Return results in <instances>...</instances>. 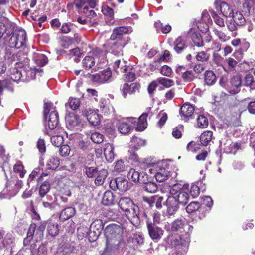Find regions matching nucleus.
Returning <instances> with one entry per match:
<instances>
[{
	"instance_id": "obj_1",
	"label": "nucleus",
	"mask_w": 255,
	"mask_h": 255,
	"mask_svg": "<svg viewBox=\"0 0 255 255\" xmlns=\"http://www.w3.org/2000/svg\"><path fill=\"white\" fill-rule=\"evenodd\" d=\"M26 33L22 29L14 30V27H6L0 23V42L10 48L20 49L26 42Z\"/></svg>"
},
{
	"instance_id": "obj_2",
	"label": "nucleus",
	"mask_w": 255,
	"mask_h": 255,
	"mask_svg": "<svg viewBox=\"0 0 255 255\" xmlns=\"http://www.w3.org/2000/svg\"><path fill=\"white\" fill-rule=\"evenodd\" d=\"M123 231L122 227L117 224H110L105 230V236L106 239L105 252H115L120 246L124 243L123 240Z\"/></svg>"
},
{
	"instance_id": "obj_3",
	"label": "nucleus",
	"mask_w": 255,
	"mask_h": 255,
	"mask_svg": "<svg viewBox=\"0 0 255 255\" xmlns=\"http://www.w3.org/2000/svg\"><path fill=\"white\" fill-rule=\"evenodd\" d=\"M44 108V117L46 119L48 118V126L50 129H54L59 124L58 113L55 108L52 107L51 103H45Z\"/></svg>"
},
{
	"instance_id": "obj_4",
	"label": "nucleus",
	"mask_w": 255,
	"mask_h": 255,
	"mask_svg": "<svg viewBox=\"0 0 255 255\" xmlns=\"http://www.w3.org/2000/svg\"><path fill=\"white\" fill-rule=\"evenodd\" d=\"M160 221L158 217L154 216L152 220L147 219V227L150 237L152 240H159L163 234L164 231L157 226Z\"/></svg>"
},
{
	"instance_id": "obj_5",
	"label": "nucleus",
	"mask_w": 255,
	"mask_h": 255,
	"mask_svg": "<svg viewBox=\"0 0 255 255\" xmlns=\"http://www.w3.org/2000/svg\"><path fill=\"white\" fill-rule=\"evenodd\" d=\"M184 235H179L178 234L169 235L167 238L166 242L172 248L182 250L189 240V235L183 237Z\"/></svg>"
},
{
	"instance_id": "obj_6",
	"label": "nucleus",
	"mask_w": 255,
	"mask_h": 255,
	"mask_svg": "<svg viewBox=\"0 0 255 255\" xmlns=\"http://www.w3.org/2000/svg\"><path fill=\"white\" fill-rule=\"evenodd\" d=\"M193 227L188 224L184 220L177 219L171 224V230L173 232H184L185 236H188L192 232Z\"/></svg>"
},
{
	"instance_id": "obj_7",
	"label": "nucleus",
	"mask_w": 255,
	"mask_h": 255,
	"mask_svg": "<svg viewBox=\"0 0 255 255\" xmlns=\"http://www.w3.org/2000/svg\"><path fill=\"white\" fill-rule=\"evenodd\" d=\"M214 6L217 12L226 18H231L234 12L233 9L228 3L220 0H216L214 2Z\"/></svg>"
},
{
	"instance_id": "obj_8",
	"label": "nucleus",
	"mask_w": 255,
	"mask_h": 255,
	"mask_svg": "<svg viewBox=\"0 0 255 255\" xmlns=\"http://www.w3.org/2000/svg\"><path fill=\"white\" fill-rule=\"evenodd\" d=\"M139 212L140 210L138 206L134 204L128 211L125 212V214L131 223L134 226L137 227L140 224Z\"/></svg>"
},
{
	"instance_id": "obj_9",
	"label": "nucleus",
	"mask_w": 255,
	"mask_h": 255,
	"mask_svg": "<svg viewBox=\"0 0 255 255\" xmlns=\"http://www.w3.org/2000/svg\"><path fill=\"white\" fill-rule=\"evenodd\" d=\"M37 225L35 223L30 224L27 234V237L24 239V243H29L33 238L34 236H40L43 234L45 229V226L41 225L38 228L36 229Z\"/></svg>"
},
{
	"instance_id": "obj_10",
	"label": "nucleus",
	"mask_w": 255,
	"mask_h": 255,
	"mask_svg": "<svg viewBox=\"0 0 255 255\" xmlns=\"http://www.w3.org/2000/svg\"><path fill=\"white\" fill-rule=\"evenodd\" d=\"M140 88L141 85L139 83H132L130 85L125 83L121 87L120 90L123 97L126 98L128 94L132 95L136 93H139Z\"/></svg>"
},
{
	"instance_id": "obj_11",
	"label": "nucleus",
	"mask_w": 255,
	"mask_h": 255,
	"mask_svg": "<svg viewBox=\"0 0 255 255\" xmlns=\"http://www.w3.org/2000/svg\"><path fill=\"white\" fill-rule=\"evenodd\" d=\"M147 174L144 172H139L135 169L131 168L127 174L128 178L135 183H145L147 181Z\"/></svg>"
},
{
	"instance_id": "obj_12",
	"label": "nucleus",
	"mask_w": 255,
	"mask_h": 255,
	"mask_svg": "<svg viewBox=\"0 0 255 255\" xmlns=\"http://www.w3.org/2000/svg\"><path fill=\"white\" fill-rule=\"evenodd\" d=\"M176 73L181 76L184 82L192 81L195 78V75L192 70H188L186 67L181 65L177 67L175 70Z\"/></svg>"
},
{
	"instance_id": "obj_13",
	"label": "nucleus",
	"mask_w": 255,
	"mask_h": 255,
	"mask_svg": "<svg viewBox=\"0 0 255 255\" xmlns=\"http://www.w3.org/2000/svg\"><path fill=\"white\" fill-rule=\"evenodd\" d=\"M90 75L91 77V80L93 82L99 83H104L108 81V80L112 77V72L109 68H108L106 70L100 71L96 74H90Z\"/></svg>"
},
{
	"instance_id": "obj_14",
	"label": "nucleus",
	"mask_w": 255,
	"mask_h": 255,
	"mask_svg": "<svg viewBox=\"0 0 255 255\" xmlns=\"http://www.w3.org/2000/svg\"><path fill=\"white\" fill-rule=\"evenodd\" d=\"M201 21L204 23L199 22L197 27L202 32L206 33L209 30V26L208 24L212 22L210 15L206 10L203 11L201 14Z\"/></svg>"
},
{
	"instance_id": "obj_15",
	"label": "nucleus",
	"mask_w": 255,
	"mask_h": 255,
	"mask_svg": "<svg viewBox=\"0 0 255 255\" xmlns=\"http://www.w3.org/2000/svg\"><path fill=\"white\" fill-rule=\"evenodd\" d=\"M14 237L11 233L5 234L4 231L0 230V249H2L12 244Z\"/></svg>"
},
{
	"instance_id": "obj_16",
	"label": "nucleus",
	"mask_w": 255,
	"mask_h": 255,
	"mask_svg": "<svg viewBox=\"0 0 255 255\" xmlns=\"http://www.w3.org/2000/svg\"><path fill=\"white\" fill-rule=\"evenodd\" d=\"M148 114L146 113H143L137 119L135 118H128V119L131 120L132 123H136L137 127L136 130L139 131H143L147 127V117Z\"/></svg>"
},
{
	"instance_id": "obj_17",
	"label": "nucleus",
	"mask_w": 255,
	"mask_h": 255,
	"mask_svg": "<svg viewBox=\"0 0 255 255\" xmlns=\"http://www.w3.org/2000/svg\"><path fill=\"white\" fill-rule=\"evenodd\" d=\"M179 204L175 197L169 196L166 201L168 214L170 216L174 215L179 208Z\"/></svg>"
},
{
	"instance_id": "obj_18",
	"label": "nucleus",
	"mask_w": 255,
	"mask_h": 255,
	"mask_svg": "<svg viewBox=\"0 0 255 255\" xmlns=\"http://www.w3.org/2000/svg\"><path fill=\"white\" fill-rule=\"evenodd\" d=\"M239 62L233 57H230L225 59V64L223 66L224 70L228 74L236 72Z\"/></svg>"
},
{
	"instance_id": "obj_19",
	"label": "nucleus",
	"mask_w": 255,
	"mask_h": 255,
	"mask_svg": "<svg viewBox=\"0 0 255 255\" xmlns=\"http://www.w3.org/2000/svg\"><path fill=\"white\" fill-rule=\"evenodd\" d=\"M129 27L127 26H120L113 29V33L110 36V40H127L124 37V35L128 34Z\"/></svg>"
},
{
	"instance_id": "obj_20",
	"label": "nucleus",
	"mask_w": 255,
	"mask_h": 255,
	"mask_svg": "<svg viewBox=\"0 0 255 255\" xmlns=\"http://www.w3.org/2000/svg\"><path fill=\"white\" fill-rule=\"evenodd\" d=\"M113 43L111 46V52L114 55L119 54L122 52L123 48L128 44L127 40H111Z\"/></svg>"
},
{
	"instance_id": "obj_21",
	"label": "nucleus",
	"mask_w": 255,
	"mask_h": 255,
	"mask_svg": "<svg viewBox=\"0 0 255 255\" xmlns=\"http://www.w3.org/2000/svg\"><path fill=\"white\" fill-rule=\"evenodd\" d=\"M230 84L233 87L236 88V89L230 90L229 92L232 95L237 94L240 91V87L242 84V77L239 74H237L232 76L230 81Z\"/></svg>"
},
{
	"instance_id": "obj_22",
	"label": "nucleus",
	"mask_w": 255,
	"mask_h": 255,
	"mask_svg": "<svg viewBox=\"0 0 255 255\" xmlns=\"http://www.w3.org/2000/svg\"><path fill=\"white\" fill-rule=\"evenodd\" d=\"M188 47L186 40L182 37H178L173 43V49L177 54H181Z\"/></svg>"
},
{
	"instance_id": "obj_23",
	"label": "nucleus",
	"mask_w": 255,
	"mask_h": 255,
	"mask_svg": "<svg viewBox=\"0 0 255 255\" xmlns=\"http://www.w3.org/2000/svg\"><path fill=\"white\" fill-rule=\"evenodd\" d=\"M124 72L122 74L123 79L126 82H132L136 79V74L133 71V68L130 65L124 68Z\"/></svg>"
},
{
	"instance_id": "obj_24",
	"label": "nucleus",
	"mask_w": 255,
	"mask_h": 255,
	"mask_svg": "<svg viewBox=\"0 0 255 255\" xmlns=\"http://www.w3.org/2000/svg\"><path fill=\"white\" fill-rule=\"evenodd\" d=\"M114 146L109 143L105 144L104 148V154L106 160L110 163L113 161L115 154L114 152Z\"/></svg>"
},
{
	"instance_id": "obj_25",
	"label": "nucleus",
	"mask_w": 255,
	"mask_h": 255,
	"mask_svg": "<svg viewBox=\"0 0 255 255\" xmlns=\"http://www.w3.org/2000/svg\"><path fill=\"white\" fill-rule=\"evenodd\" d=\"M168 173L164 167L158 165L156 168L155 177L157 181L162 182L167 178Z\"/></svg>"
},
{
	"instance_id": "obj_26",
	"label": "nucleus",
	"mask_w": 255,
	"mask_h": 255,
	"mask_svg": "<svg viewBox=\"0 0 255 255\" xmlns=\"http://www.w3.org/2000/svg\"><path fill=\"white\" fill-rule=\"evenodd\" d=\"M134 204L133 201L128 197H121L119 202V207L124 212L128 211Z\"/></svg>"
},
{
	"instance_id": "obj_27",
	"label": "nucleus",
	"mask_w": 255,
	"mask_h": 255,
	"mask_svg": "<svg viewBox=\"0 0 255 255\" xmlns=\"http://www.w3.org/2000/svg\"><path fill=\"white\" fill-rule=\"evenodd\" d=\"M245 86L249 87L251 89L255 90V70L253 73L247 74L243 79Z\"/></svg>"
},
{
	"instance_id": "obj_28",
	"label": "nucleus",
	"mask_w": 255,
	"mask_h": 255,
	"mask_svg": "<svg viewBox=\"0 0 255 255\" xmlns=\"http://www.w3.org/2000/svg\"><path fill=\"white\" fill-rule=\"evenodd\" d=\"M76 213V210L72 207H68L63 209L59 216V219L61 221H65L72 217H73Z\"/></svg>"
},
{
	"instance_id": "obj_29",
	"label": "nucleus",
	"mask_w": 255,
	"mask_h": 255,
	"mask_svg": "<svg viewBox=\"0 0 255 255\" xmlns=\"http://www.w3.org/2000/svg\"><path fill=\"white\" fill-rule=\"evenodd\" d=\"M194 110V107L192 105L185 103L180 108V114L181 117L188 118L192 115Z\"/></svg>"
},
{
	"instance_id": "obj_30",
	"label": "nucleus",
	"mask_w": 255,
	"mask_h": 255,
	"mask_svg": "<svg viewBox=\"0 0 255 255\" xmlns=\"http://www.w3.org/2000/svg\"><path fill=\"white\" fill-rule=\"evenodd\" d=\"M87 119L89 123L94 126L100 124V119L98 114L94 110H90L87 114Z\"/></svg>"
},
{
	"instance_id": "obj_31",
	"label": "nucleus",
	"mask_w": 255,
	"mask_h": 255,
	"mask_svg": "<svg viewBox=\"0 0 255 255\" xmlns=\"http://www.w3.org/2000/svg\"><path fill=\"white\" fill-rule=\"evenodd\" d=\"M115 197L113 193L110 190L106 191L103 196L102 202L106 206L112 205L114 204Z\"/></svg>"
},
{
	"instance_id": "obj_32",
	"label": "nucleus",
	"mask_w": 255,
	"mask_h": 255,
	"mask_svg": "<svg viewBox=\"0 0 255 255\" xmlns=\"http://www.w3.org/2000/svg\"><path fill=\"white\" fill-rule=\"evenodd\" d=\"M213 137V132L210 130L204 131L200 136V141L201 146H206L211 141Z\"/></svg>"
},
{
	"instance_id": "obj_33",
	"label": "nucleus",
	"mask_w": 255,
	"mask_h": 255,
	"mask_svg": "<svg viewBox=\"0 0 255 255\" xmlns=\"http://www.w3.org/2000/svg\"><path fill=\"white\" fill-rule=\"evenodd\" d=\"M242 6L241 8L243 12L248 14H250L254 10V0H243Z\"/></svg>"
},
{
	"instance_id": "obj_34",
	"label": "nucleus",
	"mask_w": 255,
	"mask_h": 255,
	"mask_svg": "<svg viewBox=\"0 0 255 255\" xmlns=\"http://www.w3.org/2000/svg\"><path fill=\"white\" fill-rule=\"evenodd\" d=\"M209 11L215 23L220 27H224L225 26V22L224 19L219 15L220 13L217 12V11H215L213 9H209Z\"/></svg>"
},
{
	"instance_id": "obj_35",
	"label": "nucleus",
	"mask_w": 255,
	"mask_h": 255,
	"mask_svg": "<svg viewBox=\"0 0 255 255\" xmlns=\"http://www.w3.org/2000/svg\"><path fill=\"white\" fill-rule=\"evenodd\" d=\"M66 121L70 128L77 126L80 124L79 116L74 113H70L66 118Z\"/></svg>"
},
{
	"instance_id": "obj_36",
	"label": "nucleus",
	"mask_w": 255,
	"mask_h": 255,
	"mask_svg": "<svg viewBox=\"0 0 255 255\" xmlns=\"http://www.w3.org/2000/svg\"><path fill=\"white\" fill-rule=\"evenodd\" d=\"M108 174L107 170L105 169H102L98 171L95 177V184L98 186L102 185L104 183Z\"/></svg>"
},
{
	"instance_id": "obj_37",
	"label": "nucleus",
	"mask_w": 255,
	"mask_h": 255,
	"mask_svg": "<svg viewBox=\"0 0 255 255\" xmlns=\"http://www.w3.org/2000/svg\"><path fill=\"white\" fill-rule=\"evenodd\" d=\"M191 38L194 46L197 47H202L204 46L205 43L202 36L200 33L197 32L192 33Z\"/></svg>"
},
{
	"instance_id": "obj_38",
	"label": "nucleus",
	"mask_w": 255,
	"mask_h": 255,
	"mask_svg": "<svg viewBox=\"0 0 255 255\" xmlns=\"http://www.w3.org/2000/svg\"><path fill=\"white\" fill-rule=\"evenodd\" d=\"M51 189V185L49 181H44L39 186L38 188L39 196L41 198L44 197L50 191Z\"/></svg>"
},
{
	"instance_id": "obj_39",
	"label": "nucleus",
	"mask_w": 255,
	"mask_h": 255,
	"mask_svg": "<svg viewBox=\"0 0 255 255\" xmlns=\"http://www.w3.org/2000/svg\"><path fill=\"white\" fill-rule=\"evenodd\" d=\"M231 17L232 20L239 26L244 25L246 23V20L244 16L239 11L234 12Z\"/></svg>"
},
{
	"instance_id": "obj_40",
	"label": "nucleus",
	"mask_w": 255,
	"mask_h": 255,
	"mask_svg": "<svg viewBox=\"0 0 255 255\" xmlns=\"http://www.w3.org/2000/svg\"><path fill=\"white\" fill-rule=\"evenodd\" d=\"M22 184L23 182L21 180H10L7 182L6 187L7 188V190H10L11 188H12L13 185V190L14 192L17 193L21 188Z\"/></svg>"
},
{
	"instance_id": "obj_41",
	"label": "nucleus",
	"mask_w": 255,
	"mask_h": 255,
	"mask_svg": "<svg viewBox=\"0 0 255 255\" xmlns=\"http://www.w3.org/2000/svg\"><path fill=\"white\" fill-rule=\"evenodd\" d=\"M72 247L69 245H63L59 247L56 251V255H70L73 252Z\"/></svg>"
},
{
	"instance_id": "obj_42",
	"label": "nucleus",
	"mask_w": 255,
	"mask_h": 255,
	"mask_svg": "<svg viewBox=\"0 0 255 255\" xmlns=\"http://www.w3.org/2000/svg\"><path fill=\"white\" fill-rule=\"evenodd\" d=\"M216 81L215 73L211 70L206 71L204 73V81L208 85L214 84Z\"/></svg>"
},
{
	"instance_id": "obj_43",
	"label": "nucleus",
	"mask_w": 255,
	"mask_h": 255,
	"mask_svg": "<svg viewBox=\"0 0 255 255\" xmlns=\"http://www.w3.org/2000/svg\"><path fill=\"white\" fill-rule=\"evenodd\" d=\"M149 176H147V181L145 183H142L144 184V189L145 191L149 193H155L157 191L158 187L157 184L155 182H150L148 181Z\"/></svg>"
},
{
	"instance_id": "obj_44",
	"label": "nucleus",
	"mask_w": 255,
	"mask_h": 255,
	"mask_svg": "<svg viewBox=\"0 0 255 255\" xmlns=\"http://www.w3.org/2000/svg\"><path fill=\"white\" fill-rule=\"evenodd\" d=\"M127 62L123 61L122 62L120 60H117L115 61L113 65L114 70L118 74H122L124 72V69L127 67L126 64Z\"/></svg>"
},
{
	"instance_id": "obj_45",
	"label": "nucleus",
	"mask_w": 255,
	"mask_h": 255,
	"mask_svg": "<svg viewBox=\"0 0 255 255\" xmlns=\"http://www.w3.org/2000/svg\"><path fill=\"white\" fill-rule=\"evenodd\" d=\"M13 171L15 173L19 174L20 178H23L26 173L24 167L21 161H18L13 166Z\"/></svg>"
},
{
	"instance_id": "obj_46",
	"label": "nucleus",
	"mask_w": 255,
	"mask_h": 255,
	"mask_svg": "<svg viewBox=\"0 0 255 255\" xmlns=\"http://www.w3.org/2000/svg\"><path fill=\"white\" fill-rule=\"evenodd\" d=\"M129 183L127 180L123 177H118V189L122 192H125L129 189Z\"/></svg>"
},
{
	"instance_id": "obj_47",
	"label": "nucleus",
	"mask_w": 255,
	"mask_h": 255,
	"mask_svg": "<svg viewBox=\"0 0 255 255\" xmlns=\"http://www.w3.org/2000/svg\"><path fill=\"white\" fill-rule=\"evenodd\" d=\"M207 52L206 51H201L196 52L195 55L196 60L203 63L207 62L210 58V54Z\"/></svg>"
},
{
	"instance_id": "obj_48",
	"label": "nucleus",
	"mask_w": 255,
	"mask_h": 255,
	"mask_svg": "<svg viewBox=\"0 0 255 255\" xmlns=\"http://www.w3.org/2000/svg\"><path fill=\"white\" fill-rule=\"evenodd\" d=\"M59 164V158L56 156H52L48 161L46 166L48 169L55 170L58 167Z\"/></svg>"
},
{
	"instance_id": "obj_49",
	"label": "nucleus",
	"mask_w": 255,
	"mask_h": 255,
	"mask_svg": "<svg viewBox=\"0 0 255 255\" xmlns=\"http://www.w3.org/2000/svg\"><path fill=\"white\" fill-rule=\"evenodd\" d=\"M201 144L196 143L194 141L189 142L186 146V150L188 152L196 153L201 149Z\"/></svg>"
},
{
	"instance_id": "obj_50",
	"label": "nucleus",
	"mask_w": 255,
	"mask_h": 255,
	"mask_svg": "<svg viewBox=\"0 0 255 255\" xmlns=\"http://www.w3.org/2000/svg\"><path fill=\"white\" fill-rule=\"evenodd\" d=\"M131 128L132 127L126 122H120L118 127V131L122 134L128 133Z\"/></svg>"
},
{
	"instance_id": "obj_51",
	"label": "nucleus",
	"mask_w": 255,
	"mask_h": 255,
	"mask_svg": "<svg viewBox=\"0 0 255 255\" xmlns=\"http://www.w3.org/2000/svg\"><path fill=\"white\" fill-rule=\"evenodd\" d=\"M175 197L176 198L177 201H178L179 204L185 205L188 201L189 194L187 192L182 190V191L179 192Z\"/></svg>"
},
{
	"instance_id": "obj_52",
	"label": "nucleus",
	"mask_w": 255,
	"mask_h": 255,
	"mask_svg": "<svg viewBox=\"0 0 255 255\" xmlns=\"http://www.w3.org/2000/svg\"><path fill=\"white\" fill-rule=\"evenodd\" d=\"M47 231L48 234L52 237H55L59 234V229L57 224L52 222L48 223Z\"/></svg>"
},
{
	"instance_id": "obj_53",
	"label": "nucleus",
	"mask_w": 255,
	"mask_h": 255,
	"mask_svg": "<svg viewBox=\"0 0 255 255\" xmlns=\"http://www.w3.org/2000/svg\"><path fill=\"white\" fill-rule=\"evenodd\" d=\"M80 104L81 102L79 98H70L68 102L66 104V106L68 105L72 110H76L80 107Z\"/></svg>"
},
{
	"instance_id": "obj_54",
	"label": "nucleus",
	"mask_w": 255,
	"mask_h": 255,
	"mask_svg": "<svg viewBox=\"0 0 255 255\" xmlns=\"http://www.w3.org/2000/svg\"><path fill=\"white\" fill-rule=\"evenodd\" d=\"M92 229L96 230V234H101L103 228V222L100 219L96 220L92 222L90 226Z\"/></svg>"
},
{
	"instance_id": "obj_55",
	"label": "nucleus",
	"mask_w": 255,
	"mask_h": 255,
	"mask_svg": "<svg viewBox=\"0 0 255 255\" xmlns=\"http://www.w3.org/2000/svg\"><path fill=\"white\" fill-rule=\"evenodd\" d=\"M213 31L215 35L221 42H225L230 38V37L227 36V34L222 30H220L217 28H214Z\"/></svg>"
},
{
	"instance_id": "obj_56",
	"label": "nucleus",
	"mask_w": 255,
	"mask_h": 255,
	"mask_svg": "<svg viewBox=\"0 0 255 255\" xmlns=\"http://www.w3.org/2000/svg\"><path fill=\"white\" fill-rule=\"evenodd\" d=\"M82 64L85 69H90L95 65V59L92 56H87L83 59Z\"/></svg>"
},
{
	"instance_id": "obj_57",
	"label": "nucleus",
	"mask_w": 255,
	"mask_h": 255,
	"mask_svg": "<svg viewBox=\"0 0 255 255\" xmlns=\"http://www.w3.org/2000/svg\"><path fill=\"white\" fill-rule=\"evenodd\" d=\"M115 164L114 168L115 172L117 173H121L126 170L127 166L123 160H118L115 162Z\"/></svg>"
},
{
	"instance_id": "obj_58",
	"label": "nucleus",
	"mask_w": 255,
	"mask_h": 255,
	"mask_svg": "<svg viewBox=\"0 0 255 255\" xmlns=\"http://www.w3.org/2000/svg\"><path fill=\"white\" fill-rule=\"evenodd\" d=\"M197 124L199 128H206L209 124L208 120L204 115H199L197 119Z\"/></svg>"
},
{
	"instance_id": "obj_59",
	"label": "nucleus",
	"mask_w": 255,
	"mask_h": 255,
	"mask_svg": "<svg viewBox=\"0 0 255 255\" xmlns=\"http://www.w3.org/2000/svg\"><path fill=\"white\" fill-rule=\"evenodd\" d=\"M157 117L159 120L157 123V126L161 128L167 121L168 118L167 114L166 113L161 111L158 114Z\"/></svg>"
},
{
	"instance_id": "obj_60",
	"label": "nucleus",
	"mask_w": 255,
	"mask_h": 255,
	"mask_svg": "<svg viewBox=\"0 0 255 255\" xmlns=\"http://www.w3.org/2000/svg\"><path fill=\"white\" fill-rule=\"evenodd\" d=\"M209 211L210 210L208 207H206L204 205H200L199 209H197L196 212V216H197L200 219H201L204 218L206 214L208 213Z\"/></svg>"
},
{
	"instance_id": "obj_61",
	"label": "nucleus",
	"mask_w": 255,
	"mask_h": 255,
	"mask_svg": "<svg viewBox=\"0 0 255 255\" xmlns=\"http://www.w3.org/2000/svg\"><path fill=\"white\" fill-rule=\"evenodd\" d=\"M101 11L105 16L109 17L111 19H114V10L108 5H103L102 6Z\"/></svg>"
},
{
	"instance_id": "obj_62",
	"label": "nucleus",
	"mask_w": 255,
	"mask_h": 255,
	"mask_svg": "<svg viewBox=\"0 0 255 255\" xmlns=\"http://www.w3.org/2000/svg\"><path fill=\"white\" fill-rule=\"evenodd\" d=\"M200 204L198 202L193 201L190 203L186 207V210L188 213L191 214L195 212H196L199 208Z\"/></svg>"
},
{
	"instance_id": "obj_63",
	"label": "nucleus",
	"mask_w": 255,
	"mask_h": 255,
	"mask_svg": "<svg viewBox=\"0 0 255 255\" xmlns=\"http://www.w3.org/2000/svg\"><path fill=\"white\" fill-rule=\"evenodd\" d=\"M52 144L56 147H60L64 142V138L61 135H54L51 137Z\"/></svg>"
},
{
	"instance_id": "obj_64",
	"label": "nucleus",
	"mask_w": 255,
	"mask_h": 255,
	"mask_svg": "<svg viewBox=\"0 0 255 255\" xmlns=\"http://www.w3.org/2000/svg\"><path fill=\"white\" fill-rule=\"evenodd\" d=\"M98 171L97 168L94 167H85L84 169V172L87 177L91 178L95 177Z\"/></svg>"
}]
</instances>
